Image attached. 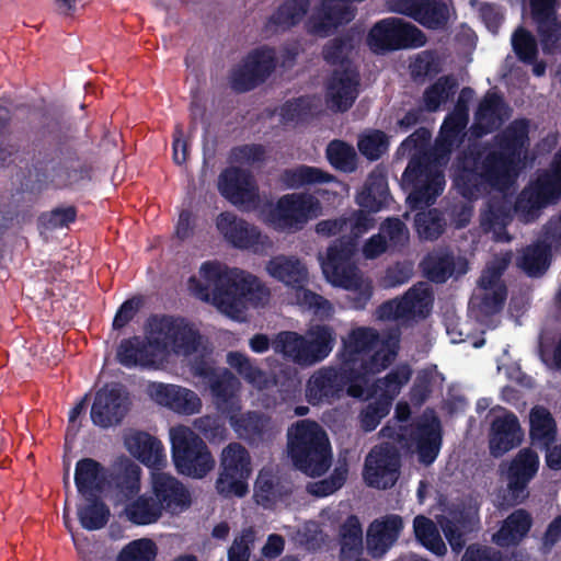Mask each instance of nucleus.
Listing matches in <instances>:
<instances>
[{"mask_svg": "<svg viewBox=\"0 0 561 561\" xmlns=\"http://www.w3.org/2000/svg\"><path fill=\"white\" fill-rule=\"evenodd\" d=\"M224 415H203L194 421V428L210 444L221 443L228 437V428Z\"/></svg>", "mask_w": 561, "mask_h": 561, "instance_id": "nucleus-60", "label": "nucleus"}, {"mask_svg": "<svg viewBox=\"0 0 561 561\" xmlns=\"http://www.w3.org/2000/svg\"><path fill=\"white\" fill-rule=\"evenodd\" d=\"M389 400L377 397L373 402H369L359 414L360 426L365 432H373L380 424L381 420L386 417L391 409Z\"/></svg>", "mask_w": 561, "mask_h": 561, "instance_id": "nucleus-64", "label": "nucleus"}, {"mask_svg": "<svg viewBox=\"0 0 561 561\" xmlns=\"http://www.w3.org/2000/svg\"><path fill=\"white\" fill-rule=\"evenodd\" d=\"M524 439V431L518 417L511 411L493 419L489 434V449L494 458H500L518 447Z\"/></svg>", "mask_w": 561, "mask_h": 561, "instance_id": "nucleus-27", "label": "nucleus"}, {"mask_svg": "<svg viewBox=\"0 0 561 561\" xmlns=\"http://www.w3.org/2000/svg\"><path fill=\"white\" fill-rule=\"evenodd\" d=\"M106 482L104 467L92 458H82L77 461L75 470V484L82 496L95 495L102 492Z\"/></svg>", "mask_w": 561, "mask_h": 561, "instance_id": "nucleus-37", "label": "nucleus"}, {"mask_svg": "<svg viewBox=\"0 0 561 561\" xmlns=\"http://www.w3.org/2000/svg\"><path fill=\"white\" fill-rule=\"evenodd\" d=\"M342 561L363 553V528L356 515H350L340 528Z\"/></svg>", "mask_w": 561, "mask_h": 561, "instance_id": "nucleus-50", "label": "nucleus"}, {"mask_svg": "<svg viewBox=\"0 0 561 561\" xmlns=\"http://www.w3.org/2000/svg\"><path fill=\"white\" fill-rule=\"evenodd\" d=\"M561 199V178L551 169L538 174L518 194L514 204L515 213L525 221H533L542 208Z\"/></svg>", "mask_w": 561, "mask_h": 561, "instance_id": "nucleus-13", "label": "nucleus"}, {"mask_svg": "<svg viewBox=\"0 0 561 561\" xmlns=\"http://www.w3.org/2000/svg\"><path fill=\"white\" fill-rule=\"evenodd\" d=\"M529 438L531 445L538 448H547L556 442V420L551 412L542 405H535L530 409Z\"/></svg>", "mask_w": 561, "mask_h": 561, "instance_id": "nucleus-39", "label": "nucleus"}, {"mask_svg": "<svg viewBox=\"0 0 561 561\" xmlns=\"http://www.w3.org/2000/svg\"><path fill=\"white\" fill-rule=\"evenodd\" d=\"M218 190L232 205L251 204L257 197V188L250 171L239 167L226 168L218 178Z\"/></svg>", "mask_w": 561, "mask_h": 561, "instance_id": "nucleus-28", "label": "nucleus"}, {"mask_svg": "<svg viewBox=\"0 0 561 561\" xmlns=\"http://www.w3.org/2000/svg\"><path fill=\"white\" fill-rule=\"evenodd\" d=\"M336 334L328 324H314L307 330L304 345L305 366L324 360L332 352Z\"/></svg>", "mask_w": 561, "mask_h": 561, "instance_id": "nucleus-33", "label": "nucleus"}, {"mask_svg": "<svg viewBox=\"0 0 561 561\" xmlns=\"http://www.w3.org/2000/svg\"><path fill=\"white\" fill-rule=\"evenodd\" d=\"M550 260V247L538 242L524 249L517 264L529 277H538L548 270Z\"/></svg>", "mask_w": 561, "mask_h": 561, "instance_id": "nucleus-51", "label": "nucleus"}, {"mask_svg": "<svg viewBox=\"0 0 561 561\" xmlns=\"http://www.w3.org/2000/svg\"><path fill=\"white\" fill-rule=\"evenodd\" d=\"M414 535L417 541L436 556H444L447 551L435 523L424 516L417 515L413 520Z\"/></svg>", "mask_w": 561, "mask_h": 561, "instance_id": "nucleus-53", "label": "nucleus"}, {"mask_svg": "<svg viewBox=\"0 0 561 561\" xmlns=\"http://www.w3.org/2000/svg\"><path fill=\"white\" fill-rule=\"evenodd\" d=\"M432 304V291L423 284L414 285L407 293L380 305L379 314L389 320L426 318Z\"/></svg>", "mask_w": 561, "mask_h": 561, "instance_id": "nucleus-23", "label": "nucleus"}, {"mask_svg": "<svg viewBox=\"0 0 561 561\" xmlns=\"http://www.w3.org/2000/svg\"><path fill=\"white\" fill-rule=\"evenodd\" d=\"M529 121L516 118L495 135L492 146L470 145L453 162L454 185L476 201L491 191L507 190L526 165L530 146Z\"/></svg>", "mask_w": 561, "mask_h": 561, "instance_id": "nucleus-1", "label": "nucleus"}, {"mask_svg": "<svg viewBox=\"0 0 561 561\" xmlns=\"http://www.w3.org/2000/svg\"><path fill=\"white\" fill-rule=\"evenodd\" d=\"M226 417L237 436L251 446H259L270 442L275 435L271 416L263 412H231Z\"/></svg>", "mask_w": 561, "mask_h": 561, "instance_id": "nucleus-25", "label": "nucleus"}, {"mask_svg": "<svg viewBox=\"0 0 561 561\" xmlns=\"http://www.w3.org/2000/svg\"><path fill=\"white\" fill-rule=\"evenodd\" d=\"M400 467V455L394 447L376 446L366 457L363 476L367 485L387 490L398 481Z\"/></svg>", "mask_w": 561, "mask_h": 561, "instance_id": "nucleus-20", "label": "nucleus"}, {"mask_svg": "<svg viewBox=\"0 0 561 561\" xmlns=\"http://www.w3.org/2000/svg\"><path fill=\"white\" fill-rule=\"evenodd\" d=\"M276 66L277 57L274 48L268 46L254 48L231 69L230 87L237 93L252 91L267 80Z\"/></svg>", "mask_w": 561, "mask_h": 561, "instance_id": "nucleus-14", "label": "nucleus"}, {"mask_svg": "<svg viewBox=\"0 0 561 561\" xmlns=\"http://www.w3.org/2000/svg\"><path fill=\"white\" fill-rule=\"evenodd\" d=\"M515 210L511 201L505 197H492L488 202V209L481 216V225L485 231H504L513 219Z\"/></svg>", "mask_w": 561, "mask_h": 561, "instance_id": "nucleus-47", "label": "nucleus"}, {"mask_svg": "<svg viewBox=\"0 0 561 561\" xmlns=\"http://www.w3.org/2000/svg\"><path fill=\"white\" fill-rule=\"evenodd\" d=\"M16 157L28 179L39 185L77 188L92 181V162L79 156L73 139L66 135L37 136Z\"/></svg>", "mask_w": 561, "mask_h": 561, "instance_id": "nucleus-2", "label": "nucleus"}, {"mask_svg": "<svg viewBox=\"0 0 561 561\" xmlns=\"http://www.w3.org/2000/svg\"><path fill=\"white\" fill-rule=\"evenodd\" d=\"M124 514L131 524L138 526L154 524L162 516L153 496L147 494L129 500L124 507Z\"/></svg>", "mask_w": 561, "mask_h": 561, "instance_id": "nucleus-46", "label": "nucleus"}, {"mask_svg": "<svg viewBox=\"0 0 561 561\" xmlns=\"http://www.w3.org/2000/svg\"><path fill=\"white\" fill-rule=\"evenodd\" d=\"M412 376V370L409 365H401L390 370L383 378L376 380L369 386H366V392L363 399L369 400L374 398L378 391V397L389 400L392 404L396 397L399 394L401 388L408 383Z\"/></svg>", "mask_w": 561, "mask_h": 561, "instance_id": "nucleus-40", "label": "nucleus"}, {"mask_svg": "<svg viewBox=\"0 0 561 561\" xmlns=\"http://www.w3.org/2000/svg\"><path fill=\"white\" fill-rule=\"evenodd\" d=\"M539 456L530 447L522 448L501 469L506 480L510 504L517 505L529 496L528 485L539 470Z\"/></svg>", "mask_w": 561, "mask_h": 561, "instance_id": "nucleus-16", "label": "nucleus"}, {"mask_svg": "<svg viewBox=\"0 0 561 561\" xmlns=\"http://www.w3.org/2000/svg\"><path fill=\"white\" fill-rule=\"evenodd\" d=\"M325 156L330 164L342 172H353L357 168V154L354 147L344 140L334 139L329 142Z\"/></svg>", "mask_w": 561, "mask_h": 561, "instance_id": "nucleus-58", "label": "nucleus"}, {"mask_svg": "<svg viewBox=\"0 0 561 561\" xmlns=\"http://www.w3.org/2000/svg\"><path fill=\"white\" fill-rule=\"evenodd\" d=\"M153 396L159 404L180 414L191 415L202 408L199 397L193 390L181 386L159 383Z\"/></svg>", "mask_w": 561, "mask_h": 561, "instance_id": "nucleus-32", "label": "nucleus"}, {"mask_svg": "<svg viewBox=\"0 0 561 561\" xmlns=\"http://www.w3.org/2000/svg\"><path fill=\"white\" fill-rule=\"evenodd\" d=\"M536 24L537 34L543 53L550 54L561 47V22L558 13L533 20Z\"/></svg>", "mask_w": 561, "mask_h": 561, "instance_id": "nucleus-59", "label": "nucleus"}, {"mask_svg": "<svg viewBox=\"0 0 561 561\" xmlns=\"http://www.w3.org/2000/svg\"><path fill=\"white\" fill-rule=\"evenodd\" d=\"M129 410V398L119 383L105 385L99 389L90 411L95 426L110 428L119 425Z\"/></svg>", "mask_w": 561, "mask_h": 561, "instance_id": "nucleus-18", "label": "nucleus"}, {"mask_svg": "<svg viewBox=\"0 0 561 561\" xmlns=\"http://www.w3.org/2000/svg\"><path fill=\"white\" fill-rule=\"evenodd\" d=\"M533 523L528 511L517 508L503 520L500 529L494 534L493 540L500 547L517 546L528 535Z\"/></svg>", "mask_w": 561, "mask_h": 561, "instance_id": "nucleus-35", "label": "nucleus"}, {"mask_svg": "<svg viewBox=\"0 0 561 561\" xmlns=\"http://www.w3.org/2000/svg\"><path fill=\"white\" fill-rule=\"evenodd\" d=\"M512 46L517 58L526 64L533 65L538 58V45L535 36L525 27L519 26L512 35Z\"/></svg>", "mask_w": 561, "mask_h": 561, "instance_id": "nucleus-61", "label": "nucleus"}, {"mask_svg": "<svg viewBox=\"0 0 561 561\" xmlns=\"http://www.w3.org/2000/svg\"><path fill=\"white\" fill-rule=\"evenodd\" d=\"M422 267L427 279L436 284H443L455 272V256L453 252L447 250L434 251L423 259Z\"/></svg>", "mask_w": 561, "mask_h": 561, "instance_id": "nucleus-49", "label": "nucleus"}, {"mask_svg": "<svg viewBox=\"0 0 561 561\" xmlns=\"http://www.w3.org/2000/svg\"><path fill=\"white\" fill-rule=\"evenodd\" d=\"M357 248L354 241L340 237L328 247L325 256H320L323 275L332 285L341 288L354 286L359 273L354 262Z\"/></svg>", "mask_w": 561, "mask_h": 561, "instance_id": "nucleus-15", "label": "nucleus"}, {"mask_svg": "<svg viewBox=\"0 0 561 561\" xmlns=\"http://www.w3.org/2000/svg\"><path fill=\"white\" fill-rule=\"evenodd\" d=\"M333 174L317 167L298 165L294 169H286L282 174V181L289 188H299L306 185L323 184L334 182Z\"/></svg>", "mask_w": 561, "mask_h": 561, "instance_id": "nucleus-48", "label": "nucleus"}, {"mask_svg": "<svg viewBox=\"0 0 561 561\" xmlns=\"http://www.w3.org/2000/svg\"><path fill=\"white\" fill-rule=\"evenodd\" d=\"M415 230L422 240H437L446 229L444 214L437 208L422 210L414 216Z\"/></svg>", "mask_w": 561, "mask_h": 561, "instance_id": "nucleus-55", "label": "nucleus"}, {"mask_svg": "<svg viewBox=\"0 0 561 561\" xmlns=\"http://www.w3.org/2000/svg\"><path fill=\"white\" fill-rule=\"evenodd\" d=\"M140 467L128 458L114 467L112 482L117 495L125 501L134 499L140 491Z\"/></svg>", "mask_w": 561, "mask_h": 561, "instance_id": "nucleus-43", "label": "nucleus"}, {"mask_svg": "<svg viewBox=\"0 0 561 561\" xmlns=\"http://www.w3.org/2000/svg\"><path fill=\"white\" fill-rule=\"evenodd\" d=\"M390 197L387 179L381 174L370 173L363 190L356 196V203L368 213L381 210Z\"/></svg>", "mask_w": 561, "mask_h": 561, "instance_id": "nucleus-42", "label": "nucleus"}, {"mask_svg": "<svg viewBox=\"0 0 561 561\" xmlns=\"http://www.w3.org/2000/svg\"><path fill=\"white\" fill-rule=\"evenodd\" d=\"M288 455L294 466L309 477L324 474L331 466V446L325 432L314 421L300 420L287 432Z\"/></svg>", "mask_w": 561, "mask_h": 561, "instance_id": "nucleus-6", "label": "nucleus"}, {"mask_svg": "<svg viewBox=\"0 0 561 561\" xmlns=\"http://www.w3.org/2000/svg\"><path fill=\"white\" fill-rule=\"evenodd\" d=\"M458 88V82L453 76H442L423 93L425 107L428 112H436L440 105L447 102Z\"/></svg>", "mask_w": 561, "mask_h": 561, "instance_id": "nucleus-56", "label": "nucleus"}, {"mask_svg": "<svg viewBox=\"0 0 561 561\" xmlns=\"http://www.w3.org/2000/svg\"><path fill=\"white\" fill-rule=\"evenodd\" d=\"M83 497L88 503L79 505L77 510L80 525L89 531L102 529L105 527L111 516L108 506L99 494Z\"/></svg>", "mask_w": 561, "mask_h": 561, "instance_id": "nucleus-45", "label": "nucleus"}, {"mask_svg": "<svg viewBox=\"0 0 561 561\" xmlns=\"http://www.w3.org/2000/svg\"><path fill=\"white\" fill-rule=\"evenodd\" d=\"M153 499L163 514L172 515L186 511L192 503L188 490L176 478L160 472L152 477Z\"/></svg>", "mask_w": 561, "mask_h": 561, "instance_id": "nucleus-26", "label": "nucleus"}, {"mask_svg": "<svg viewBox=\"0 0 561 561\" xmlns=\"http://www.w3.org/2000/svg\"><path fill=\"white\" fill-rule=\"evenodd\" d=\"M266 270L272 277L294 289H301L307 280L306 267L293 256H275L268 261Z\"/></svg>", "mask_w": 561, "mask_h": 561, "instance_id": "nucleus-41", "label": "nucleus"}, {"mask_svg": "<svg viewBox=\"0 0 561 561\" xmlns=\"http://www.w3.org/2000/svg\"><path fill=\"white\" fill-rule=\"evenodd\" d=\"M400 439L405 440V447L414 448L422 465L430 466L436 460L443 443L440 420L435 415L424 419L409 430L405 428Z\"/></svg>", "mask_w": 561, "mask_h": 561, "instance_id": "nucleus-19", "label": "nucleus"}, {"mask_svg": "<svg viewBox=\"0 0 561 561\" xmlns=\"http://www.w3.org/2000/svg\"><path fill=\"white\" fill-rule=\"evenodd\" d=\"M508 116L510 107L503 95L492 90L485 93L476 111V119L485 133L500 128Z\"/></svg>", "mask_w": 561, "mask_h": 561, "instance_id": "nucleus-36", "label": "nucleus"}, {"mask_svg": "<svg viewBox=\"0 0 561 561\" xmlns=\"http://www.w3.org/2000/svg\"><path fill=\"white\" fill-rule=\"evenodd\" d=\"M479 507L471 502H460L449 510L448 516L439 520L440 528L451 550L462 551L467 536L479 529Z\"/></svg>", "mask_w": 561, "mask_h": 561, "instance_id": "nucleus-22", "label": "nucleus"}, {"mask_svg": "<svg viewBox=\"0 0 561 561\" xmlns=\"http://www.w3.org/2000/svg\"><path fill=\"white\" fill-rule=\"evenodd\" d=\"M227 363L253 387L260 390L268 387L270 381L265 371L255 365L247 355L240 352H229Z\"/></svg>", "mask_w": 561, "mask_h": 561, "instance_id": "nucleus-52", "label": "nucleus"}, {"mask_svg": "<svg viewBox=\"0 0 561 561\" xmlns=\"http://www.w3.org/2000/svg\"><path fill=\"white\" fill-rule=\"evenodd\" d=\"M391 12L405 15L431 31H444L450 23L446 0H389Z\"/></svg>", "mask_w": 561, "mask_h": 561, "instance_id": "nucleus-17", "label": "nucleus"}, {"mask_svg": "<svg viewBox=\"0 0 561 561\" xmlns=\"http://www.w3.org/2000/svg\"><path fill=\"white\" fill-rule=\"evenodd\" d=\"M150 329L146 340L138 335L124 339L117 348V360L127 368L136 366H150L154 362V354L151 352Z\"/></svg>", "mask_w": 561, "mask_h": 561, "instance_id": "nucleus-38", "label": "nucleus"}, {"mask_svg": "<svg viewBox=\"0 0 561 561\" xmlns=\"http://www.w3.org/2000/svg\"><path fill=\"white\" fill-rule=\"evenodd\" d=\"M507 297L506 285L497 286L493 291L484 293L480 298L471 299V304L477 307L482 318H489L499 313L505 304Z\"/></svg>", "mask_w": 561, "mask_h": 561, "instance_id": "nucleus-63", "label": "nucleus"}, {"mask_svg": "<svg viewBox=\"0 0 561 561\" xmlns=\"http://www.w3.org/2000/svg\"><path fill=\"white\" fill-rule=\"evenodd\" d=\"M402 180L411 186L408 203L413 210L433 205L445 186L443 173L434 170L423 158H413L409 161Z\"/></svg>", "mask_w": 561, "mask_h": 561, "instance_id": "nucleus-12", "label": "nucleus"}, {"mask_svg": "<svg viewBox=\"0 0 561 561\" xmlns=\"http://www.w3.org/2000/svg\"><path fill=\"white\" fill-rule=\"evenodd\" d=\"M318 207L319 202L312 195H284L278 199L273 213L274 222L283 230L301 229Z\"/></svg>", "mask_w": 561, "mask_h": 561, "instance_id": "nucleus-24", "label": "nucleus"}, {"mask_svg": "<svg viewBox=\"0 0 561 561\" xmlns=\"http://www.w3.org/2000/svg\"><path fill=\"white\" fill-rule=\"evenodd\" d=\"M310 0H286L268 18V23L289 28L300 23L307 14Z\"/></svg>", "mask_w": 561, "mask_h": 561, "instance_id": "nucleus-57", "label": "nucleus"}, {"mask_svg": "<svg viewBox=\"0 0 561 561\" xmlns=\"http://www.w3.org/2000/svg\"><path fill=\"white\" fill-rule=\"evenodd\" d=\"M216 227L236 249L248 250L261 244V231L247 220L225 211L218 215Z\"/></svg>", "mask_w": 561, "mask_h": 561, "instance_id": "nucleus-30", "label": "nucleus"}, {"mask_svg": "<svg viewBox=\"0 0 561 561\" xmlns=\"http://www.w3.org/2000/svg\"><path fill=\"white\" fill-rule=\"evenodd\" d=\"M468 122L469 117L456 111L445 117L435 147L439 154L449 156L451 153L454 147L461 141Z\"/></svg>", "mask_w": 561, "mask_h": 561, "instance_id": "nucleus-44", "label": "nucleus"}, {"mask_svg": "<svg viewBox=\"0 0 561 561\" xmlns=\"http://www.w3.org/2000/svg\"><path fill=\"white\" fill-rule=\"evenodd\" d=\"M157 546L151 539L141 538L127 543L118 553L117 561H154Z\"/></svg>", "mask_w": 561, "mask_h": 561, "instance_id": "nucleus-62", "label": "nucleus"}, {"mask_svg": "<svg viewBox=\"0 0 561 561\" xmlns=\"http://www.w3.org/2000/svg\"><path fill=\"white\" fill-rule=\"evenodd\" d=\"M150 344L158 352L172 351L190 356L198 351L202 335L186 319L169 314H154L148 319Z\"/></svg>", "mask_w": 561, "mask_h": 561, "instance_id": "nucleus-7", "label": "nucleus"}, {"mask_svg": "<svg viewBox=\"0 0 561 561\" xmlns=\"http://www.w3.org/2000/svg\"><path fill=\"white\" fill-rule=\"evenodd\" d=\"M367 380H359L354 373H346L340 362L337 367L324 366L314 371L307 381V401L317 405L322 402H331L339 399L345 387L347 394L355 399H362L366 392Z\"/></svg>", "mask_w": 561, "mask_h": 561, "instance_id": "nucleus-9", "label": "nucleus"}, {"mask_svg": "<svg viewBox=\"0 0 561 561\" xmlns=\"http://www.w3.org/2000/svg\"><path fill=\"white\" fill-rule=\"evenodd\" d=\"M206 383L210 390L214 403L221 414L228 415L231 412L241 411L238 398L240 382L229 369L222 368Z\"/></svg>", "mask_w": 561, "mask_h": 561, "instance_id": "nucleus-31", "label": "nucleus"}, {"mask_svg": "<svg viewBox=\"0 0 561 561\" xmlns=\"http://www.w3.org/2000/svg\"><path fill=\"white\" fill-rule=\"evenodd\" d=\"M252 473L251 457L245 447L230 443L221 453L215 486L224 497H243L249 492L248 480Z\"/></svg>", "mask_w": 561, "mask_h": 561, "instance_id": "nucleus-11", "label": "nucleus"}, {"mask_svg": "<svg viewBox=\"0 0 561 561\" xmlns=\"http://www.w3.org/2000/svg\"><path fill=\"white\" fill-rule=\"evenodd\" d=\"M402 528L403 520L399 515H388L374 520L366 535L368 554L374 559L383 557L398 540Z\"/></svg>", "mask_w": 561, "mask_h": 561, "instance_id": "nucleus-29", "label": "nucleus"}, {"mask_svg": "<svg viewBox=\"0 0 561 561\" xmlns=\"http://www.w3.org/2000/svg\"><path fill=\"white\" fill-rule=\"evenodd\" d=\"M304 343V335L294 331H282L273 339L272 348L284 358L290 359L297 365L305 366Z\"/></svg>", "mask_w": 561, "mask_h": 561, "instance_id": "nucleus-54", "label": "nucleus"}, {"mask_svg": "<svg viewBox=\"0 0 561 561\" xmlns=\"http://www.w3.org/2000/svg\"><path fill=\"white\" fill-rule=\"evenodd\" d=\"M425 43L424 32L400 18H387L378 21L367 35L368 46L377 54L419 48Z\"/></svg>", "mask_w": 561, "mask_h": 561, "instance_id": "nucleus-10", "label": "nucleus"}, {"mask_svg": "<svg viewBox=\"0 0 561 561\" xmlns=\"http://www.w3.org/2000/svg\"><path fill=\"white\" fill-rule=\"evenodd\" d=\"M354 18L355 9L347 0H321L307 19L305 28L309 35L323 38Z\"/></svg>", "mask_w": 561, "mask_h": 561, "instance_id": "nucleus-21", "label": "nucleus"}, {"mask_svg": "<svg viewBox=\"0 0 561 561\" xmlns=\"http://www.w3.org/2000/svg\"><path fill=\"white\" fill-rule=\"evenodd\" d=\"M353 48V37L342 35L330 39L322 49L327 64L341 66L332 71L327 84L328 103L339 112L348 111L358 96L359 73L350 60Z\"/></svg>", "mask_w": 561, "mask_h": 561, "instance_id": "nucleus-5", "label": "nucleus"}, {"mask_svg": "<svg viewBox=\"0 0 561 561\" xmlns=\"http://www.w3.org/2000/svg\"><path fill=\"white\" fill-rule=\"evenodd\" d=\"M396 356L397 351L389 342L381 340L377 330L366 327L351 330L339 353L344 370L354 373L367 383L370 376L389 367Z\"/></svg>", "mask_w": 561, "mask_h": 561, "instance_id": "nucleus-4", "label": "nucleus"}, {"mask_svg": "<svg viewBox=\"0 0 561 561\" xmlns=\"http://www.w3.org/2000/svg\"><path fill=\"white\" fill-rule=\"evenodd\" d=\"M128 451L148 467L159 466L164 459V448L159 439L142 431L125 435Z\"/></svg>", "mask_w": 561, "mask_h": 561, "instance_id": "nucleus-34", "label": "nucleus"}, {"mask_svg": "<svg viewBox=\"0 0 561 561\" xmlns=\"http://www.w3.org/2000/svg\"><path fill=\"white\" fill-rule=\"evenodd\" d=\"M171 436L172 461L180 474L202 479L214 468L215 460L203 438L191 427H173Z\"/></svg>", "mask_w": 561, "mask_h": 561, "instance_id": "nucleus-8", "label": "nucleus"}, {"mask_svg": "<svg viewBox=\"0 0 561 561\" xmlns=\"http://www.w3.org/2000/svg\"><path fill=\"white\" fill-rule=\"evenodd\" d=\"M201 279L191 276L188 287L202 301L211 302L221 313L239 320L249 306L259 307L270 298L260 279L240 268H228L217 261L204 262Z\"/></svg>", "mask_w": 561, "mask_h": 561, "instance_id": "nucleus-3", "label": "nucleus"}]
</instances>
